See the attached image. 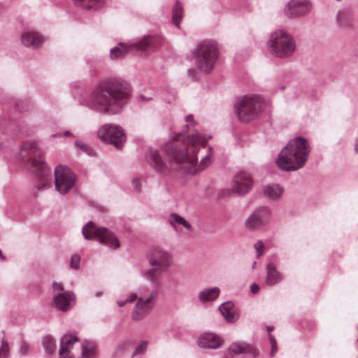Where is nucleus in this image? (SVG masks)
I'll return each mask as SVG.
<instances>
[{"instance_id": "50", "label": "nucleus", "mask_w": 358, "mask_h": 358, "mask_svg": "<svg viewBox=\"0 0 358 358\" xmlns=\"http://www.w3.org/2000/svg\"><path fill=\"white\" fill-rule=\"evenodd\" d=\"M0 259H2V260H4L5 259V257L3 256L1 250H0Z\"/></svg>"}, {"instance_id": "10", "label": "nucleus", "mask_w": 358, "mask_h": 358, "mask_svg": "<svg viewBox=\"0 0 358 358\" xmlns=\"http://www.w3.org/2000/svg\"><path fill=\"white\" fill-rule=\"evenodd\" d=\"M139 298L131 313L133 321H141L153 310L159 296L157 289L148 290L145 287L138 289Z\"/></svg>"}, {"instance_id": "34", "label": "nucleus", "mask_w": 358, "mask_h": 358, "mask_svg": "<svg viewBox=\"0 0 358 358\" xmlns=\"http://www.w3.org/2000/svg\"><path fill=\"white\" fill-rule=\"evenodd\" d=\"M349 14L345 11H339L337 14V22L339 24L342 26H347L348 22L347 21V18L348 17Z\"/></svg>"}, {"instance_id": "51", "label": "nucleus", "mask_w": 358, "mask_h": 358, "mask_svg": "<svg viewBox=\"0 0 358 358\" xmlns=\"http://www.w3.org/2000/svg\"><path fill=\"white\" fill-rule=\"evenodd\" d=\"M273 329V327H270V326H268V327H267V331H268V332L271 331Z\"/></svg>"}, {"instance_id": "5", "label": "nucleus", "mask_w": 358, "mask_h": 358, "mask_svg": "<svg viewBox=\"0 0 358 358\" xmlns=\"http://www.w3.org/2000/svg\"><path fill=\"white\" fill-rule=\"evenodd\" d=\"M145 257L149 268L142 270L141 275L151 284L158 286L160 276L172 265L171 254L161 247L155 246L148 250Z\"/></svg>"}, {"instance_id": "54", "label": "nucleus", "mask_w": 358, "mask_h": 358, "mask_svg": "<svg viewBox=\"0 0 358 358\" xmlns=\"http://www.w3.org/2000/svg\"><path fill=\"white\" fill-rule=\"evenodd\" d=\"M60 136V135H59V134H55V135H54V136Z\"/></svg>"}, {"instance_id": "2", "label": "nucleus", "mask_w": 358, "mask_h": 358, "mask_svg": "<svg viewBox=\"0 0 358 358\" xmlns=\"http://www.w3.org/2000/svg\"><path fill=\"white\" fill-rule=\"evenodd\" d=\"M129 90L127 85L117 78L99 82L94 89L79 101L80 104L101 114H117L127 103Z\"/></svg>"}, {"instance_id": "17", "label": "nucleus", "mask_w": 358, "mask_h": 358, "mask_svg": "<svg viewBox=\"0 0 358 358\" xmlns=\"http://www.w3.org/2000/svg\"><path fill=\"white\" fill-rule=\"evenodd\" d=\"M312 8L308 0H291L288 2L285 10L286 14L291 17H301L308 15Z\"/></svg>"}, {"instance_id": "45", "label": "nucleus", "mask_w": 358, "mask_h": 358, "mask_svg": "<svg viewBox=\"0 0 358 358\" xmlns=\"http://www.w3.org/2000/svg\"><path fill=\"white\" fill-rule=\"evenodd\" d=\"M127 303H128V302L127 301V299H126V300H124V301H118L117 302V303L118 306H120V307H123V306H124Z\"/></svg>"}, {"instance_id": "9", "label": "nucleus", "mask_w": 358, "mask_h": 358, "mask_svg": "<svg viewBox=\"0 0 358 358\" xmlns=\"http://www.w3.org/2000/svg\"><path fill=\"white\" fill-rule=\"evenodd\" d=\"M265 102L257 95L245 96L235 105V112L242 122H249L255 120L264 110Z\"/></svg>"}, {"instance_id": "18", "label": "nucleus", "mask_w": 358, "mask_h": 358, "mask_svg": "<svg viewBox=\"0 0 358 358\" xmlns=\"http://www.w3.org/2000/svg\"><path fill=\"white\" fill-rule=\"evenodd\" d=\"M76 296L71 291L62 292L53 295L52 306L59 310L66 312L69 310L73 305Z\"/></svg>"}, {"instance_id": "6", "label": "nucleus", "mask_w": 358, "mask_h": 358, "mask_svg": "<svg viewBox=\"0 0 358 358\" xmlns=\"http://www.w3.org/2000/svg\"><path fill=\"white\" fill-rule=\"evenodd\" d=\"M163 41L162 37L158 35H145L127 43H120L110 50V57L111 59H122L129 52L148 56V51L157 50L162 45Z\"/></svg>"}, {"instance_id": "30", "label": "nucleus", "mask_w": 358, "mask_h": 358, "mask_svg": "<svg viewBox=\"0 0 358 358\" xmlns=\"http://www.w3.org/2000/svg\"><path fill=\"white\" fill-rule=\"evenodd\" d=\"M75 145L80 152L86 153L90 156H93L94 155V150L83 142L76 141Z\"/></svg>"}, {"instance_id": "24", "label": "nucleus", "mask_w": 358, "mask_h": 358, "mask_svg": "<svg viewBox=\"0 0 358 358\" xmlns=\"http://www.w3.org/2000/svg\"><path fill=\"white\" fill-rule=\"evenodd\" d=\"M263 195L270 201H277L281 199L283 189L276 183H270L264 185L262 189Z\"/></svg>"}, {"instance_id": "48", "label": "nucleus", "mask_w": 358, "mask_h": 358, "mask_svg": "<svg viewBox=\"0 0 358 358\" xmlns=\"http://www.w3.org/2000/svg\"><path fill=\"white\" fill-rule=\"evenodd\" d=\"M355 151L358 153V139L356 141L355 144Z\"/></svg>"}, {"instance_id": "43", "label": "nucleus", "mask_w": 358, "mask_h": 358, "mask_svg": "<svg viewBox=\"0 0 358 358\" xmlns=\"http://www.w3.org/2000/svg\"><path fill=\"white\" fill-rule=\"evenodd\" d=\"M185 121L188 123H192V124H194V117L192 115H188L187 116H186Z\"/></svg>"}, {"instance_id": "29", "label": "nucleus", "mask_w": 358, "mask_h": 358, "mask_svg": "<svg viewBox=\"0 0 358 358\" xmlns=\"http://www.w3.org/2000/svg\"><path fill=\"white\" fill-rule=\"evenodd\" d=\"M43 346L46 353L52 354L56 350V341L51 336H45L43 338Z\"/></svg>"}, {"instance_id": "55", "label": "nucleus", "mask_w": 358, "mask_h": 358, "mask_svg": "<svg viewBox=\"0 0 358 358\" xmlns=\"http://www.w3.org/2000/svg\"><path fill=\"white\" fill-rule=\"evenodd\" d=\"M357 341H358V338H357Z\"/></svg>"}, {"instance_id": "44", "label": "nucleus", "mask_w": 358, "mask_h": 358, "mask_svg": "<svg viewBox=\"0 0 358 358\" xmlns=\"http://www.w3.org/2000/svg\"><path fill=\"white\" fill-rule=\"evenodd\" d=\"M181 138H182V134H176V136H174L173 137V139L174 141H179L181 140Z\"/></svg>"}, {"instance_id": "53", "label": "nucleus", "mask_w": 358, "mask_h": 358, "mask_svg": "<svg viewBox=\"0 0 358 358\" xmlns=\"http://www.w3.org/2000/svg\"><path fill=\"white\" fill-rule=\"evenodd\" d=\"M255 265H256V262H254L253 264H252V269L255 268Z\"/></svg>"}, {"instance_id": "32", "label": "nucleus", "mask_w": 358, "mask_h": 358, "mask_svg": "<svg viewBox=\"0 0 358 358\" xmlns=\"http://www.w3.org/2000/svg\"><path fill=\"white\" fill-rule=\"evenodd\" d=\"M148 343L146 341H141L140 343L136 347L134 351L132 353V356H136L144 353L145 350L148 347Z\"/></svg>"}, {"instance_id": "47", "label": "nucleus", "mask_w": 358, "mask_h": 358, "mask_svg": "<svg viewBox=\"0 0 358 358\" xmlns=\"http://www.w3.org/2000/svg\"><path fill=\"white\" fill-rule=\"evenodd\" d=\"M103 295V292L102 291H97L95 294V296L96 297H100Z\"/></svg>"}, {"instance_id": "8", "label": "nucleus", "mask_w": 358, "mask_h": 358, "mask_svg": "<svg viewBox=\"0 0 358 358\" xmlns=\"http://www.w3.org/2000/svg\"><path fill=\"white\" fill-rule=\"evenodd\" d=\"M218 57L217 43L213 41H203L192 53L196 68L203 73H209L214 67Z\"/></svg>"}, {"instance_id": "52", "label": "nucleus", "mask_w": 358, "mask_h": 358, "mask_svg": "<svg viewBox=\"0 0 358 358\" xmlns=\"http://www.w3.org/2000/svg\"><path fill=\"white\" fill-rule=\"evenodd\" d=\"M142 99H146V100H151L152 99V97H148V98H145L143 96H141Z\"/></svg>"}, {"instance_id": "27", "label": "nucleus", "mask_w": 358, "mask_h": 358, "mask_svg": "<svg viewBox=\"0 0 358 358\" xmlns=\"http://www.w3.org/2000/svg\"><path fill=\"white\" fill-rule=\"evenodd\" d=\"M74 3L87 10H97L103 7V0H73Z\"/></svg>"}, {"instance_id": "46", "label": "nucleus", "mask_w": 358, "mask_h": 358, "mask_svg": "<svg viewBox=\"0 0 358 358\" xmlns=\"http://www.w3.org/2000/svg\"><path fill=\"white\" fill-rule=\"evenodd\" d=\"M188 75L191 76L193 79L196 78L195 73L192 69L188 70Z\"/></svg>"}, {"instance_id": "14", "label": "nucleus", "mask_w": 358, "mask_h": 358, "mask_svg": "<svg viewBox=\"0 0 358 358\" xmlns=\"http://www.w3.org/2000/svg\"><path fill=\"white\" fill-rule=\"evenodd\" d=\"M97 136L102 141L113 144L117 149H120L126 141L124 129L117 124H105L97 131Z\"/></svg>"}, {"instance_id": "40", "label": "nucleus", "mask_w": 358, "mask_h": 358, "mask_svg": "<svg viewBox=\"0 0 358 358\" xmlns=\"http://www.w3.org/2000/svg\"><path fill=\"white\" fill-rule=\"evenodd\" d=\"M130 345V342L129 341H124L122 343H120L117 346V350L120 352H122L127 349Z\"/></svg>"}, {"instance_id": "13", "label": "nucleus", "mask_w": 358, "mask_h": 358, "mask_svg": "<svg viewBox=\"0 0 358 358\" xmlns=\"http://www.w3.org/2000/svg\"><path fill=\"white\" fill-rule=\"evenodd\" d=\"M253 180L251 175L245 171H239L234 176L231 187L220 190L219 196L224 198L231 194L243 196L251 190Z\"/></svg>"}, {"instance_id": "25", "label": "nucleus", "mask_w": 358, "mask_h": 358, "mask_svg": "<svg viewBox=\"0 0 358 358\" xmlns=\"http://www.w3.org/2000/svg\"><path fill=\"white\" fill-rule=\"evenodd\" d=\"M221 315L229 322H234L238 318V313L234 309V303L231 301H226L222 303L219 308Z\"/></svg>"}, {"instance_id": "19", "label": "nucleus", "mask_w": 358, "mask_h": 358, "mask_svg": "<svg viewBox=\"0 0 358 358\" xmlns=\"http://www.w3.org/2000/svg\"><path fill=\"white\" fill-rule=\"evenodd\" d=\"M196 343L201 348L217 349L222 345L224 341L217 334L205 332L198 337Z\"/></svg>"}, {"instance_id": "16", "label": "nucleus", "mask_w": 358, "mask_h": 358, "mask_svg": "<svg viewBox=\"0 0 358 358\" xmlns=\"http://www.w3.org/2000/svg\"><path fill=\"white\" fill-rule=\"evenodd\" d=\"M272 212L267 206H259L246 218L244 227L246 230L255 231L267 224L271 219Z\"/></svg>"}, {"instance_id": "26", "label": "nucleus", "mask_w": 358, "mask_h": 358, "mask_svg": "<svg viewBox=\"0 0 358 358\" xmlns=\"http://www.w3.org/2000/svg\"><path fill=\"white\" fill-rule=\"evenodd\" d=\"M220 294V289L217 287L204 289L199 292L198 297L201 302L213 301L217 299Z\"/></svg>"}, {"instance_id": "11", "label": "nucleus", "mask_w": 358, "mask_h": 358, "mask_svg": "<svg viewBox=\"0 0 358 358\" xmlns=\"http://www.w3.org/2000/svg\"><path fill=\"white\" fill-rule=\"evenodd\" d=\"M78 338L73 334H65L60 341L59 354L60 358H75L70 350L75 343L78 342ZM78 358H97L95 345L91 342H85L81 345V353Z\"/></svg>"}, {"instance_id": "41", "label": "nucleus", "mask_w": 358, "mask_h": 358, "mask_svg": "<svg viewBox=\"0 0 358 358\" xmlns=\"http://www.w3.org/2000/svg\"><path fill=\"white\" fill-rule=\"evenodd\" d=\"M29 352V346L25 344L22 343L20 348V352L22 355H27Z\"/></svg>"}, {"instance_id": "28", "label": "nucleus", "mask_w": 358, "mask_h": 358, "mask_svg": "<svg viewBox=\"0 0 358 358\" xmlns=\"http://www.w3.org/2000/svg\"><path fill=\"white\" fill-rule=\"evenodd\" d=\"M173 22L178 27L180 28V22L183 17V9L178 1H176L173 8Z\"/></svg>"}, {"instance_id": "36", "label": "nucleus", "mask_w": 358, "mask_h": 358, "mask_svg": "<svg viewBox=\"0 0 358 358\" xmlns=\"http://www.w3.org/2000/svg\"><path fill=\"white\" fill-rule=\"evenodd\" d=\"M254 247L257 251V257H259L263 253V248L264 244L261 241H258L255 245Z\"/></svg>"}, {"instance_id": "23", "label": "nucleus", "mask_w": 358, "mask_h": 358, "mask_svg": "<svg viewBox=\"0 0 358 358\" xmlns=\"http://www.w3.org/2000/svg\"><path fill=\"white\" fill-rule=\"evenodd\" d=\"M282 274L278 271L273 262H268L266 265V276L265 282L268 286H274L282 280Z\"/></svg>"}, {"instance_id": "31", "label": "nucleus", "mask_w": 358, "mask_h": 358, "mask_svg": "<svg viewBox=\"0 0 358 358\" xmlns=\"http://www.w3.org/2000/svg\"><path fill=\"white\" fill-rule=\"evenodd\" d=\"M9 351L8 343L0 337V358H8Z\"/></svg>"}, {"instance_id": "42", "label": "nucleus", "mask_w": 358, "mask_h": 358, "mask_svg": "<svg viewBox=\"0 0 358 358\" xmlns=\"http://www.w3.org/2000/svg\"><path fill=\"white\" fill-rule=\"evenodd\" d=\"M250 290L253 294H257L259 290V287L257 284H252L250 286Z\"/></svg>"}, {"instance_id": "35", "label": "nucleus", "mask_w": 358, "mask_h": 358, "mask_svg": "<svg viewBox=\"0 0 358 358\" xmlns=\"http://www.w3.org/2000/svg\"><path fill=\"white\" fill-rule=\"evenodd\" d=\"M269 341L271 345L270 355L271 357H273L278 351L277 342L272 335H269Z\"/></svg>"}, {"instance_id": "15", "label": "nucleus", "mask_w": 358, "mask_h": 358, "mask_svg": "<svg viewBox=\"0 0 358 358\" xmlns=\"http://www.w3.org/2000/svg\"><path fill=\"white\" fill-rule=\"evenodd\" d=\"M54 175L55 189L60 194L68 193L76 183V175L65 165H58L55 169Z\"/></svg>"}, {"instance_id": "12", "label": "nucleus", "mask_w": 358, "mask_h": 358, "mask_svg": "<svg viewBox=\"0 0 358 358\" xmlns=\"http://www.w3.org/2000/svg\"><path fill=\"white\" fill-rule=\"evenodd\" d=\"M82 234L87 240L98 238L99 242L108 248L117 249L120 246L115 234L105 227H97L92 221L88 222L82 228Z\"/></svg>"}, {"instance_id": "33", "label": "nucleus", "mask_w": 358, "mask_h": 358, "mask_svg": "<svg viewBox=\"0 0 358 358\" xmlns=\"http://www.w3.org/2000/svg\"><path fill=\"white\" fill-rule=\"evenodd\" d=\"M80 256L78 253L73 254L71 257L70 267L74 270L80 268Z\"/></svg>"}, {"instance_id": "7", "label": "nucleus", "mask_w": 358, "mask_h": 358, "mask_svg": "<svg viewBox=\"0 0 358 358\" xmlns=\"http://www.w3.org/2000/svg\"><path fill=\"white\" fill-rule=\"evenodd\" d=\"M268 50L274 57L285 59L296 50L295 40L291 34L282 29L273 32L268 41Z\"/></svg>"}, {"instance_id": "3", "label": "nucleus", "mask_w": 358, "mask_h": 358, "mask_svg": "<svg viewBox=\"0 0 358 358\" xmlns=\"http://www.w3.org/2000/svg\"><path fill=\"white\" fill-rule=\"evenodd\" d=\"M310 152L308 141L302 137H296L280 151L276 164L283 171H296L305 165Z\"/></svg>"}, {"instance_id": "22", "label": "nucleus", "mask_w": 358, "mask_h": 358, "mask_svg": "<svg viewBox=\"0 0 358 358\" xmlns=\"http://www.w3.org/2000/svg\"><path fill=\"white\" fill-rule=\"evenodd\" d=\"M20 40L24 46L37 48L42 45L45 38L37 31L27 30L21 34Z\"/></svg>"}, {"instance_id": "20", "label": "nucleus", "mask_w": 358, "mask_h": 358, "mask_svg": "<svg viewBox=\"0 0 358 358\" xmlns=\"http://www.w3.org/2000/svg\"><path fill=\"white\" fill-rule=\"evenodd\" d=\"M168 221L174 230L181 236L189 235L192 231L191 224L177 213H171Z\"/></svg>"}, {"instance_id": "4", "label": "nucleus", "mask_w": 358, "mask_h": 358, "mask_svg": "<svg viewBox=\"0 0 358 358\" xmlns=\"http://www.w3.org/2000/svg\"><path fill=\"white\" fill-rule=\"evenodd\" d=\"M43 151L38 147L36 142L24 144L21 155L29 164L36 174L35 187L37 192L48 189L52 184L51 170L48 167L43 158Z\"/></svg>"}, {"instance_id": "21", "label": "nucleus", "mask_w": 358, "mask_h": 358, "mask_svg": "<svg viewBox=\"0 0 358 358\" xmlns=\"http://www.w3.org/2000/svg\"><path fill=\"white\" fill-rule=\"evenodd\" d=\"M228 352L230 356L234 357L238 355H250L255 357L258 355V351L250 345L244 342H234L228 348Z\"/></svg>"}, {"instance_id": "39", "label": "nucleus", "mask_w": 358, "mask_h": 358, "mask_svg": "<svg viewBox=\"0 0 358 358\" xmlns=\"http://www.w3.org/2000/svg\"><path fill=\"white\" fill-rule=\"evenodd\" d=\"M138 298H139L138 292L137 293L132 292L127 297V301L128 303H132V302H134L136 300L138 301Z\"/></svg>"}, {"instance_id": "49", "label": "nucleus", "mask_w": 358, "mask_h": 358, "mask_svg": "<svg viewBox=\"0 0 358 358\" xmlns=\"http://www.w3.org/2000/svg\"><path fill=\"white\" fill-rule=\"evenodd\" d=\"M71 134V131H66L64 133V135L65 136H70Z\"/></svg>"}, {"instance_id": "38", "label": "nucleus", "mask_w": 358, "mask_h": 358, "mask_svg": "<svg viewBox=\"0 0 358 358\" xmlns=\"http://www.w3.org/2000/svg\"><path fill=\"white\" fill-rule=\"evenodd\" d=\"M131 184H132L133 188L136 191L139 192L141 190V186H142V182H141V179H139L138 178H134L131 182Z\"/></svg>"}, {"instance_id": "37", "label": "nucleus", "mask_w": 358, "mask_h": 358, "mask_svg": "<svg viewBox=\"0 0 358 358\" xmlns=\"http://www.w3.org/2000/svg\"><path fill=\"white\" fill-rule=\"evenodd\" d=\"M52 289H53V295L56 294L57 293H61L62 292H65L64 290L63 285L60 283L54 282L52 283Z\"/></svg>"}, {"instance_id": "1", "label": "nucleus", "mask_w": 358, "mask_h": 358, "mask_svg": "<svg viewBox=\"0 0 358 358\" xmlns=\"http://www.w3.org/2000/svg\"><path fill=\"white\" fill-rule=\"evenodd\" d=\"M210 138V136L206 138L195 133L187 137L186 148H179L173 144L168 145L165 151L170 165L164 162L157 150L152 148L146 155V159L151 166L163 175L168 174L171 169L183 170L190 174L196 173L211 163L210 157L206 155L202 157L200 164H198L197 157V154L204 149V145Z\"/></svg>"}]
</instances>
